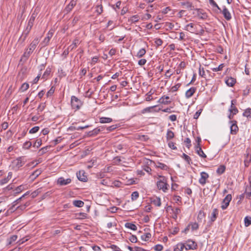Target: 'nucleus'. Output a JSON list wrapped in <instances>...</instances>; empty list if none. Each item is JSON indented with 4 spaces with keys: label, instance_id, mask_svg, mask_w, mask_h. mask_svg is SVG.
Masks as SVG:
<instances>
[{
    "label": "nucleus",
    "instance_id": "obj_4",
    "mask_svg": "<svg viewBox=\"0 0 251 251\" xmlns=\"http://www.w3.org/2000/svg\"><path fill=\"white\" fill-rule=\"evenodd\" d=\"M232 199V196L231 194H228L223 200L222 204L221 205V208L223 210H225L227 208L229 205V202Z\"/></svg>",
    "mask_w": 251,
    "mask_h": 251
},
{
    "label": "nucleus",
    "instance_id": "obj_35",
    "mask_svg": "<svg viewBox=\"0 0 251 251\" xmlns=\"http://www.w3.org/2000/svg\"><path fill=\"white\" fill-rule=\"evenodd\" d=\"M87 216L86 213L83 212L75 214V218L77 219H84L87 218Z\"/></svg>",
    "mask_w": 251,
    "mask_h": 251
},
{
    "label": "nucleus",
    "instance_id": "obj_60",
    "mask_svg": "<svg viewBox=\"0 0 251 251\" xmlns=\"http://www.w3.org/2000/svg\"><path fill=\"white\" fill-rule=\"evenodd\" d=\"M251 162V155L249 158H246L244 160V164L245 167H247Z\"/></svg>",
    "mask_w": 251,
    "mask_h": 251
},
{
    "label": "nucleus",
    "instance_id": "obj_33",
    "mask_svg": "<svg viewBox=\"0 0 251 251\" xmlns=\"http://www.w3.org/2000/svg\"><path fill=\"white\" fill-rule=\"evenodd\" d=\"M112 122V119L108 117H101L100 118V123H109Z\"/></svg>",
    "mask_w": 251,
    "mask_h": 251
},
{
    "label": "nucleus",
    "instance_id": "obj_57",
    "mask_svg": "<svg viewBox=\"0 0 251 251\" xmlns=\"http://www.w3.org/2000/svg\"><path fill=\"white\" fill-rule=\"evenodd\" d=\"M39 127L38 126H34L33 127H32L29 131V133H30V134H33V133H36L38 131V130H39Z\"/></svg>",
    "mask_w": 251,
    "mask_h": 251
},
{
    "label": "nucleus",
    "instance_id": "obj_17",
    "mask_svg": "<svg viewBox=\"0 0 251 251\" xmlns=\"http://www.w3.org/2000/svg\"><path fill=\"white\" fill-rule=\"evenodd\" d=\"M76 1L75 0H72L70 1V2L68 4V5L66 7L65 10L68 13L70 12L74 7L76 5Z\"/></svg>",
    "mask_w": 251,
    "mask_h": 251
},
{
    "label": "nucleus",
    "instance_id": "obj_21",
    "mask_svg": "<svg viewBox=\"0 0 251 251\" xmlns=\"http://www.w3.org/2000/svg\"><path fill=\"white\" fill-rule=\"evenodd\" d=\"M41 173L42 170L41 169H37L32 173V174L30 176L29 178L32 180H34L37 176H38L41 174Z\"/></svg>",
    "mask_w": 251,
    "mask_h": 251
},
{
    "label": "nucleus",
    "instance_id": "obj_11",
    "mask_svg": "<svg viewBox=\"0 0 251 251\" xmlns=\"http://www.w3.org/2000/svg\"><path fill=\"white\" fill-rule=\"evenodd\" d=\"M236 82L235 78L232 77H226L225 79L226 84L229 87H233Z\"/></svg>",
    "mask_w": 251,
    "mask_h": 251
},
{
    "label": "nucleus",
    "instance_id": "obj_52",
    "mask_svg": "<svg viewBox=\"0 0 251 251\" xmlns=\"http://www.w3.org/2000/svg\"><path fill=\"white\" fill-rule=\"evenodd\" d=\"M181 4L185 6L188 9H191L192 7H194L191 2L189 1L183 2L181 3Z\"/></svg>",
    "mask_w": 251,
    "mask_h": 251
},
{
    "label": "nucleus",
    "instance_id": "obj_34",
    "mask_svg": "<svg viewBox=\"0 0 251 251\" xmlns=\"http://www.w3.org/2000/svg\"><path fill=\"white\" fill-rule=\"evenodd\" d=\"M146 53V50L145 48H142L137 53L136 57L138 58L142 57Z\"/></svg>",
    "mask_w": 251,
    "mask_h": 251
},
{
    "label": "nucleus",
    "instance_id": "obj_6",
    "mask_svg": "<svg viewBox=\"0 0 251 251\" xmlns=\"http://www.w3.org/2000/svg\"><path fill=\"white\" fill-rule=\"evenodd\" d=\"M195 10L197 11L196 16L198 17L200 19L205 20L207 19V14L204 12L203 9L196 8Z\"/></svg>",
    "mask_w": 251,
    "mask_h": 251
},
{
    "label": "nucleus",
    "instance_id": "obj_62",
    "mask_svg": "<svg viewBox=\"0 0 251 251\" xmlns=\"http://www.w3.org/2000/svg\"><path fill=\"white\" fill-rule=\"evenodd\" d=\"M210 4L213 7H215L218 8V10L221 11V9L219 7L217 4L215 2L214 0H209Z\"/></svg>",
    "mask_w": 251,
    "mask_h": 251
},
{
    "label": "nucleus",
    "instance_id": "obj_46",
    "mask_svg": "<svg viewBox=\"0 0 251 251\" xmlns=\"http://www.w3.org/2000/svg\"><path fill=\"white\" fill-rule=\"evenodd\" d=\"M174 137V132L170 130H168L167 133V136H166L167 139L168 140H169L172 139Z\"/></svg>",
    "mask_w": 251,
    "mask_h": 251
},
{
    "label": "nucleus",
    "instance_id": "obj_44",
    "mask_svg": "<svg viewBox=\"0 0 251 251\" xmlns=\"http://www.w3.org/2000/svg\"><path fill=\"white\" fill-rule=\"evenodd\" d=\"M36 17V14L33 13L28 20V24H29L30 25H33Z\"/></svg>",
    "mask_w": 251,
    "mask_h": 251
},
{
    "label": "nucleus",
    "instance_id": "obj_50",
    "mask_svg": "<svg viewBox=\"0 0 251 251\" xmlns=\"http://www.w3.org/2000/svg\"><path fill=\"white\" fill-rule=\"evenodd\" d=\"M28 88H29V84L28 83L25 82L22 85L20 89L22 92H24V91H26V90H27Z\"/></svg>",
    "mask_w": 251,
    "mask_h": 251
},
{
    "label": "nucleus",
    "instance_id": "obj_38",
    "mask_svg": "<svg viewBox=\"0 0 251 251\" xmlns=\"http://www.w3.org/2000/svg\"><path fill=\"white\" fill-rule=\"evenodd\" d=\"M205 214L204 213L203 211L200 210L199 212L198 217H197V219H198V221L199 222H201L202 219L205 218Z\"/></svg>",
    "mask_w": 251,
    "mask_h": 251
},
{
    "label": "nucleus",
    "instance_id": "obj_32",
    "mask_svg": "<svg viewBox=\"0 0 251 251\" xmlns=\"http://www.w3.org/2000/svg\"><path fill=\"white\" fill-rule=\"evenodd\" d=\"M95 9L98 15H100L103 12V6L101 4L96 5Z\"/></svg>",
    "mask_w": 251,
    "mask_h": 251
},
{
    "label": "nucleus",
    "instance_id": "obj_36",
    "mask_svg": "<svg viewBox=\"0 0 251 251\" xmlns=\"http://www.w3.org/2000/svg\"><path fill=\"white\" fill-rule=\"evenodd\" d=\"M185 245L182 243L177 244L174 248V251H182Z\"/></svg>",
    "mask_w": 251,
    "mask_h": 251
},
{
    "label": "nucleus",
    "instance_id": "obj_59",
    "mask_svg": "<svg viewBox=\"0 0 251 251\" xmlns=\"http://www.w3.org/2000/svg\"><path fill=\"white\" fill-rule=\"evenodd\" d=\"M42 145V140L41 139H37L33 144V147H36L38 148Z\"/></svg>",
    "mask_w": 251,
    "mask_h": 251
},
{
    "label": "nucleus",
    "instance_id": "obj_26",
    "mask_svg": "<svg viewBox=\"0 0 251 251\" xmlns=\"http://www.w3.org/2000/svg\"><path fill=\"white\" fill-rule=\"evenodd\" d=\"M125 227L131 230L136 231L137 229L136 226L131 223H126L125 225Z\"/></svg>",
    "mask_w": 251,
    "mask_h": 251
},
{
    "label": "nucleus",
    "instance_id": "obj_58",
    "mask_svg": "<svg viewBox=\"0 0 251 251\" xmlns=\"http://www.w3.org/2000/svg\"><path fill=\"white\" fill-rule=\"evenodd\" d=\"M55 88L54 86H52L50 89L48 91L46 95L48 97L51 96L54 92Z\"/></svg>",
    "mask_w": 251,
    "mask_h": 251
},
{
    "label": "nucleus",
    "instance_id": "obj_2",
    "mask_svg": "<svg viewBox=\"0 0 251 251\" xmlns=\"http://www.w3.org/2000/svg\"><path fill=\"white\" fill-rule=\"evenodd\" d=\"M160 179L157 182L156 185L159 190H162L164 192H166L168 190L169 185L167 182V178L162 176H159Z\"/></svg>",
    "mask_w": 251,
    "mask_h": 251
},
{
    "label": "nucleus",
    "instance_id": "obj_18",
    "mask_svg": "<svg viewBox=\"0 0 251 251\" xmlns=\"http://www.w3.org/2000/svg\"><path fill=\"white\" fill-rule=\"evenodd\" d=\"M184 29L191 33H194L196 31L195 25L193 23H190L187 25Z\"/></svg>",
    "mask_w": 251,
    "mask_h": 251
},
{
    "label": "nucleus",
    "instance_id": "obj_48",
    "mask_svg": "<svg viewBox=\"0 0 251 251\" xmlns=\"http://www.w3.org/2000/svg\"><path fill=\"white\" fill-rule=\"evenodd\" d=\"M191 226L192 230H195L199 228V225L197 223H192L189 224L188 226Z\"/></svg>",
    "mask_w": 251,
    "mask_h": 251
},
{
    "label": "nucleus",
    "instance_id": "obj_10",
    "mask_svg": "<svg viewBox=\"0 0 251 251\" xmlns=\"http://www.w3.org/2000/svg\"><path fill=\"white\" fill-rule=\"evenodd\" d=\"M53 36V32L50 31L47 34V36L45 38L43 41L42 42V44L43 47L47 46Z\"/></svg>",
    "mask_w": 251,
    "mask_h": 251
},
{
    "label": "nucleus",
    "instance_id": "obj_55",
    "mask_svg": "<svg viewBox=\"0 0 251 251\" xmlns=\"http://www.w3.org/2000/svg\"><path fill=\"white\" fill-rule=\"evenodd\" d=\"M139 197V193L137 191L133 192L131 194V199L132 201L136 200Z\"/></svg>",
    "mask_w": 251,
    "mask_h": 251
},
{
    "label": "nucleus",
    "instance_id": "obj_3",
    "mask_svg": "<svg viewBox=\"0 0 251 251\" xmlns=\"http://www.w3.org/2000/svg\"><path fill=\"white\" fill-rule=\"evenodd\" d=\"M71 103L72 108L75 110L79 109L83 104L81 100L75 96L71 97Z\"/></svg>",
    "mask_w": 251,
    "mask_h": 251
},
{
    "label": "nucleus",
    "instance_id": "obj_56",
    "mask_svg": "<svg viewBox=\"0 0 251 251\" xmlns=\"http://www.w3.org/2000/svg\"><path fill=\"white\" fill-rule=\"evenodd\" d=\"M181 86V83H177L176 85L173 86L171 88V91L173 92H175L177 91V90Z\"/></svg>",
    "mask_w": 251,
    "mask_h": 251
},
{
    "label": "nucleus",
    "instance_id": "obj_61",
    "mask_svg": "<svg viewBox=\"0 0 251 251\" xmlns=\"http://www.w3.org/2000/svg\"><path fill=\"white\" fill-rule=\"evenodd\" d=\"M118 127V126L117 125H112L110 126H108L106 128V130L108 132L112 131L114 129H116Z\"/></svg>",
    "mask_w": 251,
    "mask_h": 251
},
{
    "label": "nucleus",
    "instance_id": "obj_39",
    "mask_svg": "<svg viewBox=\"0 0 251 251\" xmlns=\"http://www.w3.org/2000/svg\"><path fill=\"white\" fill-rule=\"evenodd\" d=\"M251 108H248L244 110V112L243 113V116L244 117H245L247 118H251Z\"/></svg>",
    "mask_w": 251,
    "mask_h": 251
},
{
    "label": "nucleus",
    "instance_id": "obj_14",
    "mask_svg": "<svg viewBox=\"0 0 251 251\" xmlns=\"http://www.w3.org/2000/svg\"><path fill=\"white\" fill-rule=\"evenodd\" d=\"M197 88L195 87H191L185 92V97L187 99L191 98L196 92Z\"/></svg>",
    "mask_w": 251,
    "mask_h": 251
},
{
    "label": "nucleus",
    "instance_id": "obj_5",
    "mask_svg": "<svg viewBox=\"0 0 251 251\" xmlns=\"http://www.w3.org/2000/svg\"><path fill=\"white\" fill-rule=\"evenodd\" d=\"M230 123H231V125L230 126V134L232 135H235L237 134V132L239 130V128L237 125V121H230Z\"/></svg>",
    "mask_w": 251,
    "mask_h": 251
},
{
    "label": "nucleus",
    "instance_id": "obj_29",
    "mask_svg": "<svg viewBox=\"0 0 251 251\" xmlns=\"http://www.w3.org/2000/svg\"><path fill=\"white\" fill-rule=\"evenodd\" d=\"M73 203L75 206L77 207H82L84 204V202L80 200H75Z\"/></svg>",
    "mask_w": 251,
    "mask_h": 251
},
{
    "label": "nucleus",
    "instance_id": "obj_19",
    "mask_svg": "<svg viewBox=\"0 0 251 251\" xmlns=\"http://www.w3.org/2000/svg\"><path fill=\"white\" fill-rule=\"evenodd\" d=\"M195 150L197 154L201 157L204 158L206 157V154L203 152L201 146H195Z\"/></svg>",
    "mask_w": 251,
    "mask_h": 251
},
{
    "label": "nucleus",
    "instance_id": "obj_40",
    "mask_svg": "<svg viewBox=\"0 0 251 251\" xmlns=\"http://www.w3.org/2000/svg\"><path fill=\"white\" fill-rule=\"evenodd\" d=\"M51 72V69L49 67L47 68L46 71L44 72L42 75V78L44 79H47L48 76L50 75Z\"/></svg>",
    "mask_w": 251,
    "mask_h": 251
},
{
    "label": "nucleus",
    "instance_id": "obj_42",
    "mask_svg": "<svg viewBox=\"0 0 251 251\" xmlns=\"http://www.w3.org/2000/svg\"><path fill=\"white\" fill-rule=\"evenodd\" d=\"M17 238L18 236L16 235L11 236L9 238L7 239L8 245H11L17 239Z\"/></svg>",
    "mask_w": 251,
    "mask_h": 251
},
{
    "label": "nucleus",
    "instance_id": "obj_9",
    "mask_svg": "<svg viewBox=\"0 0 251 251\" xmlns=\"http://www.w3.org/2000/svg\"><path fill=\"white\" fill-rule=\"evenodd\" d=\"M76 176L77 178L83 182H86L87 180V177L85 175V173L84 171H79L76 173Z\"/></svg>",
    "mask_w": 251,
    "mask_h": 251
},
{
    "label": "nucleus",
    "instance_id": "obj_54",
    "mask_svg": "<svg viewBox=\"0 0 251 251\" xmlns=\"http://www.w3.org/2000/svg\"><path fill=\"white\" fill-rule=\"evenodd\" d=\"M32 146V143L30 141L25 142L23 146V148L24 149H29Z\"/></svg>",
    "mask_w": 251,
    "mask_h": 251
},
{
    "label": "nucleus",
    "instance_id": "obj_1",
    "mask_svg": "<svg viewBox=\"0 0 251 251\" xmlns=\"http://www.w3.org/2000/svg\"><path fill=\"white\" fill-rule=\"evenodd\" d=\"M39 41L38 38L34 39V40L29 45L28 48L26 49L25 51L22 55L21 60H24L25 61H26L27 60L30 54L36 49L37 45L39 43Z\"/></svg>",
    "mask_w": 251,
    "mask_h": 251
},
{
    "label": "nucleus",
    "instance_id": "obj_25",
    "mask_svg": "<svg viewBox=\"0 0 251 251\" xmlns=\"http://www.w3.org/2000/svg\"><path fill=\"white\" fill-rule=\"evenodd\" d=\"M151 202L153 204L156 206H160L161 205V199L159 197H155L151 200Z\"/></svg>",
    "mask_w": 251,
    "mask_h": 251
},
{
    "label": "nucleus",
    "instance_id": "obj_30",
    "mask_svg": "<svg viewBox=\"0 0 251 251\" xmlns=\"http://www.w3.org/2000/svg\"><path fill=\"white\" fill-rule=\"evenodd\" d=\"M156 167L163 170L166 171L169 169V167L166 164L161 162H157V164L156 165Z\"/></svg>",
    "mask_w": 251,
    "mask_h": 251
},
{
    "label": "nucleus",
    "instance_id": "obj_16",
    "mask_svg": "<svg viewBox=\"0 0 251 251\" xmlns=\"http://www.w3.org/2000/svg\"><path fill=\"white\" fill-rule=\"evenodd\" d=\"M80 41L78 38H76L73 42L72 44H71L70 46H69L68 48L72 51L75 48H76L78 45L80 44Z\"/></svg>",
    "mask_w": 251,
    "mask_h": 251
},
{
    "label": "nucleus",
    "instance_id": "obj_43",
    "mask_svg": "<svg viewBox=\"0 0 251 251\" xmlns=\"http://www.w3.org/2000/svg\"><path fill=\"white\" fill-rule=\"evenodd\" d=\"M245 226L246 227L249 226L251 225V217L246 216L244 219Z\"/></svg>",
    "mask_w": 251,
    "mask_h": 251
},
{
    "label": "nucleus",
    "instance_id": "obj_47",
    "mask_svg": "<svg viewBox=\"0 0 251 251\" xmlns=\"http://www.w3.org/2000/svg\"><path fill=\"white\" fill-rule=\"evenodd\" d=\"M163 40L160 38H155L154 39V43L156 47H158L161 46L163 44Z\"/></svg>",
    "mask_w": 251,
    "mask_h": 251
},
{
    "label": "nucleus",
    "instance_id": "obj_12",
    "mask_svg": "<svg viewBox=\"0 0 251 251\" xmlns=\"http://www.w3.org/2000/svg\"><path fill=\"white\" fill-rule=\"evenodd\" d=\"M224 15V18L227 20L229 21L231 19V16L227 8L225 6L223 10L220 11Z\"/></svg>",
    "mask_w": 251,
    "mask_h": 251
},
{
    "label": "nucleus",
    "instance_id": "obj_45",
    "mask_svg": "<svg viewBox=\"0 0 251 251\" xmlns=\"http://www.w3.org/2000/svg\"><path fill=\"white\" fill-rule=\"evenodd\" d=\"M182 157L184 158V159L187 162V163L188 164L190 165L191 164H192L191 159L188 155L183 153L182 154Z\"/></svg>",
    "mask_w": 251,
    "mask_h": 251
},
{
    "label": "nucleus",
    "instance_id": "obj_53",
    "mask_svg": "<svg viewBox=\"0 0 251 251\" xmlns=\"http://www.w3.org/2000/svg\"><path fill=\"white\" fill-rule=\"evenodd\" d=\"M199 74L201 77L205 78V74L204 68H201V65H200V67L199 68Z\"/></svg>",
    "mask_w": 251,
    "mask_h": 251
},
{
    "label": "nucleus",
    "instance_id": "obj_22",
    "mask_svg": "<svg viewBox=\"0 0 251 251\" xmlns=\"http://www.w3.org/2000/svg\"><path fill=\"white\" fill-rule=\"evenodd\" d=\"M218 214H219L218 210L217 208H214L213 210V211L211 214V216L210 218V220L212 222H213L216 220V219L218 215Z\"/></svg>",
    "mask_w": 251,
    "mask_h": 251
},
{
    "label": "nucleus",
    "instance_id": "obj_28",
    "mask_svg": "<svg viewBox=\"0 0 251 251\" xmlns=\"http://www.w3.org/2000/svg\"><path fill=\"white\" fill-rule=\"evenodd\" d=\"M245 194L247 199H250L251 198V186H248L246 188Z\"/></svg>",
    "mask_w": 251,
    "mask_h": 251
},
{
    "label": "nucleus",
    "instance_id": "obj_37",
    "mask_svg": "<svg viewBox=\"0 0 251 251\" xmlns=\"http://www.w3.org/2000/svg\"><path fill=\"white\" fill-rule=\"evenodd\" d=\"M226 170V167L224 165H220L217 169L216 173L219 175H221L223 174Z\"/></svg>",
    "mask_w": 251,
    "mask_h": 251
},
{
    "label": "nucleus",
    "instance_id": "obj_63",
    "mask_svg": "<svg viewBox=\"0 0 251 251\" xmlns=\"http://www.w3.org/2000/svg\"><path fill=\"white\" fill-rule=\"evenodd\" d=\"M45 107H46V103H42L38 106L37 109L39 111L41 112L44 110V109L45 108Z\"/></svg>",
    "mask_w": 251,
    "mask_h": 251
},
{
    "label": "nucleus",
    "instance_id": "obj_7",
    "mask_svg": "<svg viewBox=\"0 0 251 251\" xmlns=\"http://www.w3.org/2000/svg\"><path fill=\"white\" fill-rule=\"evenodd\" d=\"M209 177V175L205 172H202L201 173V178L199 179V183L204 185L206 182V179Z\"/></svg>",
    "mask_w": 251,
    "mask_h": 251
},
{
    "label": "nucleus",
    "instance_id": "obj_20",
    "mask_svg": "<svg viewBox=\"0 0 251 251\" xmlns=\"http://www.w3.org/2000/svg\"><path fill=\"white\" fill-rule=\"evenodd\" d=\"M22 200V198H19V199H18L17 200H16L15 201H14L13 202V205H12V206H11L9 209L6 212V214H8V213L9 212H10V213H12L13 212H14L15 211L14 210V207L20 201H21Z\"/></svg>",
    "mask_w": 251,
    "mask_h": 251
},
{
    "label": "nucleus",
    "instance_id": "obj_27",
    "mask_svg": "<svg viewBox=\"0 0 251 251\" xmlns=\"http://www.w3.org/2000/svg\"><path fill=\"white\" fill-rule=\"evenodd\" d=\"M25 189V187L23 185H21L17 187H16L14 190V194L15 195L19 194L20 193L22 192Z\"/></svg>",
    "mask_w": 251,
    "mask_h": 251
},
{
    "label": "nucleus",
    "instance_id": "obj_15",
    "mask_svg": "<svg viewBox=\"0 0 251 251\" xmlns=\"http://www.w3.org/2000/svg\"><path fill=\"white\" fill-rule=\"evenodd\" d=\"M197 244L193 241H188V244L185 246L186 250H195L197 249Z\"/></svg>",
    "mask_w": 251,
    "mask_h": 251
},
{
    "label": "nucleus",
    "instance_id": "obj_8",
    "mask_svg": "<svg viewBox=\"0 0 251 251\" xmlns=\"http://www.w3.org/2000/svg\"><path fill=\"white\" fill-rule=\"evenodd\" d=\"M71 182V179L70 178H67V179H64L63 177H60L58 178L57 180V184H59L61 186H64L67 185L69 183H70Z\"/></svg>",
    "mask_w": 251,
    "mask_h": 251
},
{
    "label": "nucleus",
    "instance_id": "obj_24",
    "mask_svg": "<svg viewBox=\"0 0 251 251\" xmlns=\"http://www.w3.org/2000/svg\"><path fill=\"white\" fill-rule=\"evenodd\" d=\"M23 157H20L16 159L15 164L17 168L21 167L24 165L25 162L23 160Z\"/></svg>",
    "mask_w": 251,
    "mask_h": 251
},
{
    "label": "nucleus",
    "instance_id": "obj_13",
    "mask_svg": "<svg viewBox=\"0 0 251 251\" xmlns=\"http://www.w3.org/2000/svg\"><path fill=\"white\" fill-rule=\"evenodd\" d=\"M104 129L103 126H100L94 129L93 130L90 131L88 133L89 136H94L99 134L100 131Z\"/></svg>",
    "mask_w": 251,
    "mask_h": 251
},
{
    "label": "nucleus",
    "instance_id": "obj_41",
    "mask_svg": "<svg viewBox=\"0 0 251 251\" xmlns=\"http://www.w3.org/2000/svg\"><path fill=\"white\" fill-rule=\"evenodd\" d=\"M151 235L150 233H146L142 235L141 237L142 240L147 241L151 237Z\"/></svg>",
    "mask_w": 251,
    "mask_h": 251
},
{
    "label": "nucleus",
    "instance_id": "obj_31",
    "mask_svg": "<svg viewBox=\"0 0 251 251\" xmlns=\"http://www.w3.org/2000/svg\"><path fill=\"white\" fill-rule=\"evenodd\" d=\"M139 20V16L137 15H136L131 16L129 19H128V22L132 24L138 22Z\"/></svg>",
    "mask_w": 251,
    "mask_h": 251
},
{
    "label": "nucleus",
    "instance_id": "obj_64",
    "mask_svg": "<svg viewBox=\"0 0 251 251\" xmlns=\"http://www.w3.org/2000/svg\"><path fill=\"white\" fill-rule=\"evenodd\" d=\"M129 240L132 243H136L137 242V238L135 235H132L129 238Z\"/></svg>",
    "mask_w": 251,
    "mask_h": 251
},
{
    "label": "nucleus",
    "instance_id": "obj_51",
    "mask_svg": "<svg viewBox=\"0 0 251 251\" xmlns=\"http://www.w3.org/2000/svg\"><path fill=\"white\" fill-rule=\"evenodd\" d=\"M224 67L225 64L224 63H222L218 67L214 68L211 69L213 72H218L222 70Z\"/></svg>",
    "mask_w": 251,
    "mask_h": 251
},
{
    "label": "nucleus",
    "instance_id": "obj_49",
    "mask_svg": "<svg viewBox=\"0 0 251 251\" xmlns=\"http://www.w3.org/2000/svg\"><path fill=\"white\" fill-rule=\"evenodd\" d=\"M50 146H46L44 148H41L38 151V153H39L40 155H42L45 153L48 148H50Z\"/></svg>",
    "mask_w": 251,
    "mask_h": 251
},
{
    "label": "nucleus",
    "instance_id": "obj_23",
    "mask_svg": "<svg viewBox=\"0 0 251 251\" xmlns=\"http://www.w3.org/2000/svg\"><path fill=\"white\" fill-rule=\"evenodd\" d=\"M170 99L168 96H162L158 100V102L160 103L168 104L171 103V101L167 100H169Z\"/></svg>",
    "mask_w": 251,
    "mask_h": 251
}]
</instances>
